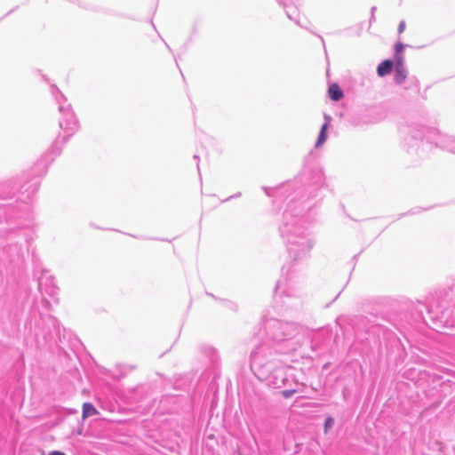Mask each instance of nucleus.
I'll use <instances>...</instances> for the list:
<instances>
[{
	"mask_svg": "<svg viewBox=\"0 0 455 455\" xmlns=\"http://www.w3.org/2000/svg\"><path fill=\"white\" fill-rule=\"evenodd\" d=\"M296 393L295 389H286L282 391V395L284 398H290L291 395H293Z\"/></svg>",
	"mask_w": 455,
	"mask_h": 455,
	"instance_id": "nucleus-8",
	"label": "nucleus"
},
{
	"mask_svg": "<svg viewBox=\"0 0 455 455\" xmlns=\"http://www.w3.org/2000/svg\"><path fill=\"white\" fill-rule=\"evenodd\" d=\"M328 92L330 98L335 101L340 100L344 96L343 92L337 84H331Z\"/></svg>",
	"mask_w": 455,
	"mask_h": 455,
	"instance_id": "nucleus-3",
	"label": "nucleus"
},
{
	"mask_svg": "<svg viewBox=\"0 0 455 455\" xmlns=\"http://www.w3.org/2000/svg\"><path fill=\"white\" fill-rule=\"evenodd\" d=\"M405 29V22L403 20L399 23V26H398V33L399 34H402Z\"/></svg>",
	"mask_w": 455,
	"mask_h": 455,
	"instance_id": "nucleus-9",
	"label": "nucleus"
},
{
	"mask_svg": "<svg viewBox=\"0 0 455 455\" xmlns=\"http://www.w3.org/2000/svg\"><path fill=\"white\" fill-rule=\"evenodd\" d=\"M327 130H328V124L325 123L322 128H321V131H320V133H319V137H318V140L315 143V147L318 148L320 147L322 144H323L327 139Z\"/></svg>",
	"mask_w": 455,
	"mask_h": 455,
	"instance_id": "nucleus-5",
	"label": "nucleus"
},
{
	"mask_svg": "<svg viewBox=\"0 0 455 455\" xmlns=\"http://www.w3.org/2000/svg\"><path fill=\"white\" fill-rule=\"evenodd\" d=\"M333 426V419L329 417L324 422V432L326 433Z\"/></svg>",
	"mask_w": 455,
	"mask_h": 455,
	"instance_id": "nucleus-7",
	"label": "nucleus"
},
{
	"mask_svg": "<svg viewBox=\"0 0 455 455\" xmlns=\"http://www.w3.org/2000/svg\"><path fill=\"white\" fill-rule=\"evenodd\" d=\"M395 65V60L392 61L390 60H386L382 61L377 68V73L379 76H385L391 73L393 67Z\"/></svg>",
	"mask_w": 455,
	"mask_h": 455,
	"instance_id": "nucleus-2",
	"label": "nucleus"
},
{
	"mask_svg": "<svg viewBox=\"0 0 455 455\" xmlns=\"http://www.w3.org/2000/svg\"><path fill=\"white\" fill-rule=\"evenodd\" d=\"M395 81L398 84L403 83L407 76L406 69L403 65V60H397L395 61Z\"/></svg>",
	"mask_w": 455,
	"mask_h": 455,
	"instance_id": "nucleus-1",
	"label": "nucleus"
},
{
	"mask_svg": "<svg viewBox=\"0 0 455 455\" xmlns=\"http://www.w3.org/2000/svg\"><path fill=\"white\" fill-rule=\"evenodd\" d=\"M403 48H404V45L401 42L397 43L395 45V56H394L395 61H396L398 59L403 60V58L402 56V52H403Z\"/></svg>",
	"mask_w": 455,
	"mask_h": 455,
	"instance_id": "nucleus-6",
	"label": "nucleus"
},
{
	"mask_svg": "<svg viewBox=\"0 0 455 455\" xmlns=\"http://www.w3.org/2000/svg\"><path fill=\"white\" fill-rule=\"evenodd\" d=\"M48 455H66V454L62 451H51Z\"/></svg>",
	"mask_w": 455,
	"mask_h": 455,
	"instance_id": "nucleus-10",
	"label": "nucleus"
},
{
	"mask_svg": "<svg viewBox=\"0 0 455 455\" xmlns=\"http://www.w3.org/2000/svg\"><path fill=\"white\" fill-rule=\"evenodd\" d=\"M82 411V419H85L88 417L99 414L98 410L91 403H84Z\"/></svg>",
	"mask_w": 455,
	"mask_h": 455,
	"instance_id": "nucleus-4",
	"label": "nucleus"
}]
</instances>
